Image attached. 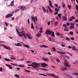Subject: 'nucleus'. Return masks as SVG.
<instances>
[{
  "label": "nucleus",
  "instance_id": "nucleus-56",
  "mask_svg": "<svg viewBox=\"0 0 78 78\" xmlns=\"http://www.w3.org/2000/svg\"><path fill=\"white\" fill-rule=\"evenodd\" d=\"M19 11V10L18 9L17 10V9H16L15 12H18V11Z\"/></svg>",
  "mask_w": 78,
  "mask_h": 78
},
{
  "label": "nucleus",
  "instance_id": "nucleus-46",
  "mask_svg": "<svg viewBox=\"0 0 78 78\" xmlns=\"http://www.w3.org/2000/svg\"><path fill=\"white\" fill-rule=\"evenodd\" d=\"M71 19H72L73 20H74V19H75V17L74 16H72L71 17Z\"/></svg>",
  "mask_w": 78,
  "mask_h": 78
},
{
  "label": "nucleus",
  "instance_id": "nucleus-19",
  "mask_svg": "<svg viewBox=\"0 0 78 78\" xmlns=\"http://www.w3.org/2000/svg\"><path fill=\"white\" fill-rule=\"evenodd\" d=\"M63 20L64 21H66L67 20V18H66V16H64L63 17Z\"/></svg>",
  "mask_w": 78,
  "mask_h": 78
},
{
  "label": "nucleus",
  "instance_id": "nucleus-53",
  "mask_svg": "<svg viewBox=\"0 0 78 78\" xmlns=\"http://www.w3.org/2000/svg\"><path fill=\"white\" fill-rule=\"evenodd\" d=\"M70 39L71 40H73L74 39V38L73 37H71Z\"/></svg>",
  "mask_w": 78,
  "mask_h": 78
},
{
  "label": "nucleus",
  "instance_id": "nucleus-62",
  "mask_svg": "<svg viewBox=\"0 0 78 78\" xmlns=\"http://www.w3.org/2000/svg\"><path fill=\"white\" fill-rule=\"evenodd\" d=\"M68 48H72V47H70V46H68Z\"/></svg>",
  "mask_w": 78,
  "mask_h": 78
},
{
  "label": "nucleus",
  "instance_id": "nucleus-4",
  "mask_svg": "<svg viewBox=\"0 0 78 78\" xmlns=\"http://www.w3.org/2000/svg\"><path fill=\"white\" fill-rule=\"evenodd\" d=\"M51 33H52V31H50V29H48V30H47L46 31V34L50 35L51 34Z\"/></svg>",
  "mask_w": 78,
  "mask_h": 78
},
{
  "label": "nucleus",
  "instance_id": "nucleus-8",
  "mask_svg": "<svg viewBox=\"0 0 78 78\" xmlns=\"http://www.w3.org/2000/svg\"><path fill=\"white\" fill-rule=\"evenodd\" d=\"M20 9L22 10V11H23L26 9V7L24 6H22L20 7Z\"/></svg>",
  "mask_w": 78,
  "mask_h": 78
},
{
  "label": "nucleus",
  "instance_id": "nucleus-3",
  "mask_svg": "<svg viewBox=\"0 0 78 78\" xmlns=\"http://www.w3.org/2000/svg\"><path fill=\"white\" fill-rule=\"evenodd\" d=\"M65 65L67 67H70V65H69V62L67 60H65Z\"/></svg>",
  "mask_w": 78,
  "mask_h": 78
},
{
  "label": "nucleus",
  "instance_id": "nucleus-17",
  "mask_svg": "<svg viewBox=\"0 0 78 78\" xmlns=\"http://www.w3.org/2000/svg\"><path fill=\"white\" fill-rule=\"evenodd\" d=\"M31 18L32 21L34 20V22H36V19H35V18H34V17L31 16Z\"/></svg>",
  "mask_w": 78,
  "mask_h": 78
},
{
  "label": "nucleus",
  "instance_id": "nucleus-13",
  "mask_svg": "<svg viewBox=\"0 0 78 78\" xmlns=\"http://www.w3.org/2000/svg\"><path fill=\"white\" fill-rule=\"evenodd\" d=\"M42 8L43 9V11H44V12H46V9H45V7H44V6H42Z\"/></svg>",
  "mask_w": 78,
  "mask_h": 78
},
{
  "label": "nucleus",
  "instance_id": "nucleus-36",
  "mask_svg": "<svg viewBox=\"0 0 78 78\" xmlns=\"http://www.w3.org/2000/svg\"><path fill=\"white\" fill-rule=\"evenodd\" d=\"M59 9H58L57 8L55 9V11H57V12H58V11H59Z\"/></svg>",
  "mask_w": 78,
  "mask_h": 78
},
{
  "label": "nucleus",
  "instance_id": "nucleus-28",
  "mask_svg": "<svg viewBox=\"0 0 78 78\" xmlns=\"http://www.w3.org/2000/svg\"><path fill=\"white\" fill-rule=\"evenodd\" d=\"M25 65H20L19 66V67H23Z\"/></svg>",
  "mask_w": 78,
  "mask_h": 78
},
{
  "label": "nucleus",
  "instance_id": "nucleus-6",
  "mask_svg": "<svg viewBox=\"0 0 78 78\" xmlns=\"http://www.w3.org/2000/svg\"><path fill=\"white\" fill-rule=\"evenodd\" d=\"M57 53H59V54H61V55H64L66 54V52L65 51H58Z\"/></svg>",
  "mask_w": 78,
  "mask_h": 78
},
{
  "label": "nucleus",
  "instance_id": "nucleus-57",
  "mask_svg": "<svg viewBox=\"0 0 78 78\" xmlns=\"http://www.w3.org/2000/svg\"><path fill=\"white\" fill-rule=\"evenodd\" d=\"M0 71L2 72V67H1L0 68Z\"/></svg>",
  "mask_w": 78,
  "mask_h": 78
},
{
  "label": "nucleus",
  "instance_id": "nucleus-2",
  "mask_svg": "<svg viewBox=\"0 0 78 78\" xmlns=\"http://www.w3.org/2000/svg\"><path fill=\"white\" fill-rule=\"evenodd\" d=\"M32 64H31L30 66H32V67H33V68L34 69H36L39 68V66H40V64L37 62H32Z\"/></svg>",
  "mask_w": 78,
  "mask_h": 78
},
{
  "label": "nucleus",
  "instance_id": "nucleus-44",
  "mask_svg": "<svg viewBox=\"0 0 78 78\" xmlns=\"http://www.w3.org/2000/svg\"><path fill=\"white\" fill-rule=\"evenodd\" d=\"M68 8L69 9H70V8H71V5H69L68 6Z\"/></svg>",
  "mask_w": 78,
  "mask_h": 78
},
{
  "label": "nucleus",
  "instance_id": "nucleus-1",
  "mask_svg": "<svg viewBox=\"0 0 78 78\" xmlns=\"http://www.w3.org/2000/svg\"><path fill=\"white\" fill-rule=\"evenodd\" d=\"M16 32L18 34V36H20V37H22V36H24V37H25V38L27 39V37H26V36L25 35V32H24V31H22V34H20V32H19V29H16Z\"/></svg>",
  "mask_w": 78,
  "mask_h": 78
},
{
  "label": "nucleus",
  "instance_id": "nucleus-23",
  "mask_svg": "<svg viewBox=\"0 0 78 78\" xmlns=\"http://www.w3.org/2000/svg\"><path fill=\"white\" fill-rule=\"evenodd\" d=\"M41 33H38L37 34V37H40V36H41Z\"/></svg>",
  "mask_w": 78,
  "mask_h": 78
},
{
  "label": "nucleus",
  "instance_id": "nucleus-16",
  "mask_svg": "<svg viewBox=\"0 0 78 78\" xmlns=\"http://www.w3.org/2000/svg\"><path fill=\"white\" fill-rule=\"evenodd\" d=\"M51 36H52V37H55V32H52V34H51Z\"/></svg>",
  "mask_w": 78,
  "mask_h": 78
},
{
  "label": "nucleus",
  "instance_id": "nucleus-20",
  "mask_svg": "<svg viewBox=\"0 0 78 78\" xmlns=\"http://www.w3.org/2000/svg\"><path fill=\"white\" fill-rule=\"evenodd\" d=\"M24 46L28 48H30V46L28 44H24Z\"/></svg>",
  "mask_w": 78,
  "mask_h": 78
},
{
  "label": "nucleus",
  "instance_id": "nucleus-43",
  "mask_svg": "<svg viewBox=\"0 0 78 78\" xmlns=\"http://www.w3.org/2000/svg\"><path fill=\"white\" fill-rule=\"evenodd\" d=\"M58 4H55V6H56V8H58Z\"/></svg>",
  "mask_w": 78,
  "mask_h": 78
},
{
  "label": "nucleus",
  "instance_id": "nucleus-48",
  "mask_svg": "<svg viewBox=\"0 0 78 78\" xmlns=\"http://www.w3.org/2000/svg\"><path fill=\"white\" fill-rule=\"evenodd\" d=\"M10 65H11L8 64H5V66H7V67H9V66H10Z\"/></svg>",
  "mask_w": 78,
  "mask_h": 78
},
{
  "label": "nucleus",
  "instance_id": "nucleus-58",
  "mask_svg": "<svg viewBox=\"0 0 78 78\" xmlns=\"http://www.w3.org/2000/svg\"><path fill=\"white\" fill-rule=\"evenodd\" d=\"M69 20V21H70V22L72 21V18H70Z\"/></svg>",
  "mask_w": 78,
  "mask_h": 78
},
{
  "label": "nucleus",
  "instance_id": "nucleus-14",
  "mask_svg": "<svg viewBox=\"0 0 78 78\" xmlns=\"http://www.w3.org/2000/svg\"><path fill=\"white\" fill-rule=\"evenodd\" d=\"M41 47H44V48H48V46H47L45 45H41L40 46Z\"/></svg>",
  "mask_w": 78,
  "mask_h": 78
},
{
  "label": "nucleus",
  "instance_id": "nucleus-61",
  "mask_svg": "<svg viewBox=\"0 0 78 78\" xmlns=\"http://www.w3.org/2000/svg\"><path fill=\"white\" fill-rule=\"evenodd\" d=\"M67 76H68V77H69V78H71L72 77L71 76H69V75H67Z\"/></svg>",
  "mask_w": 78,
  "mask_h": 78
},
{
  "label": "nucleus",
  "instance_id": "nucleus-30",
  "mask_svg": "<svg viewBox=\"0 0 78 78\" xmlns=\"http://www.w3.org/2000/svg\"><path fill=\"white\" fill-rule=\"evenodd\" d=\"M58 24V22L57 21H56L55 23V26H57Z\"/></svg>",
  "mask_w": 78,
  "mask_h": 78
},
{
  "label": "nucleus",
  "instance_id": "nucleus-60",
  "mask_svg": "<svg viewBox=\"0 0 78 78\" xmlns=\"http://www.w3.org/2000/svg\"><path fill=\"white\" fill-rule=\"evenodd\" d=\"M71 25H72V26H73L74 25H75V24H74V23H71Z\"/></svg>",
  "mask_w": 78,
  "mask_h": 78
},
{
  "label": "nucleus",
  "instance_id": "nucleus-45",
  "mask_svg": "<svg viewBox=\"0 0 78 78\" xmlns=\"http://www.w3.org/2000/svg\"><path fill=\"white\" fill-rule=\"evenodd\" d=\"M15 76H17V77H18V78H20V77L17 74H16L15 75Z\"/></svg>",
  "mask_w": 78,
  "mask_h": 78
},
{
  "label": "nucleus",
  "instance_id": "nucleus-9",
  "mask_svg": "<svg viewBox=\"0 0 78 78\" xmlns=\"http://www.w3.org/2000/svg\"><path fill=\"white\" fill-rule=\"evenodd\" d=\"M2 46L6 49H8V50H10V49H11V48H10V47H6V46L5 45H3Z\"/></svg>",
  "mask_w": 78,
  "mask_h": 78
},
{
  "label": "nucleus",
  "instance_id": "nucleus-59",
  "mask_svg": "<svg viewBox=\"0 0 78 78\" xmlns=\"http://www.w3.org/2000/svg\"><path fill=\"white\" fill-rule=\"evenodd\" d=\"M66 24L67 26H69V25H70V24L69 23H67Z\"/></svg>",
  "mask_w": 78,
  "mask_h": 78
},
{
  "label": "nucleus",
  "instance_id": "nucleus-39",
  "mask_svg": "<svg viewBox=\"0 0 78 78\" xmlns=\"http://www.w3.org/2000/svg\"><path fill=\"white\" fill-rule=\"evenodd\" d=\"M63 27H65V28H67V25L64 24L63 25Z\"/></svg>",
  "mask_w": 78,
  "mask_h": 78
},
{
  "label": "nucleus",
  "instance_id": "nucleus-5",
  "mask_svg": "<svg viewBox=\"0 0 78 78\" xmlns=\"http://www.w3.org/2000/svg\"><path fill=\"white\" fill-rule=\"evenodd\" d=\"M41 66L42 67H46L48 65L45 63H43L41 64Z\"/></svg>",
  "mask_w": 78,
  "mask_h": 78
},
{
  "label": "nucleus",
  "instance_id": "nucleus-27",
  "mask_svg": "<svg viewBox=\"0 0 78 78\" xmlns=\"http://www.w3.org/2000/svg\"><path fill=\"white\" fill-rule=\"evenodd\" d=\"M31 28L33 30H34V26H33V23H32L31 24Z\"/></svg>",
  "mask_w": 78,
  "mask_h": 78
},
{
  "label": "nucleus",
  "instance_id": "nucleus-15",
  "mask_svg": "<svg viewBox=\"0 0 78 78\" xmlns=\"http://www.w3.org/2000/svg\"><path fill=\"white\" fill-rule=\"evenodd\" d=\"M42 59L44 61H48V58H42Z\"/></svg>",
  "mask_w": 78,
  "mask_h": 78
},
{
  "label": "nucleus",
  "instance_id": "nucleus-34",
  "mask_svg": "<svg viewBox=\"0 0 78 78\" xmlns=\"http://www.w3.org/2000/svg\"><path fill=\"white\" fill-rule=\"evenodd\" d=\"M52 49L53 50V51H56V48H55V47H53L52 48Z\"/></svg>",
  "mask_w": 78,
  "mask_h": 78
},
{
  "label": "nucleus",
  "instance_id": "nucleus-35",
  "mask_svg": "<svg viewBox=\"0 0 78 78\" xmlns=\"http://www.w3.org/2000/svg\"><path fill=\"white\" fill-rule=\"evenodd\" d=\"M49 5L51 8H54V6H53V5H52V4H49Z\"/></svg>",
  "mask_w": 78,
  "mask_h": 78
},
{
  "label": "nucleus",
  "instance_id": "nucleus-33",
  "mask_svg": "<svg viewBox=\"0 0 78 78\" xmlns=\"http://www.w3.org/2000/svg\"><path fill=\"white\" fill-rule=\"evenodd\" d=\"M76 9L77 10V11L78 12V5L77 4H76Z\"/></svg>",
  "mask_w": 78,
  "mask_h": 78
},
{
  "label": "nucleus",
  "instance_id": "nucleus-37",
  "mask_svg": "<svg viewBox=\"0 0 78 78\" xmlns=\"http://www.w3.org/2000/svg\"><path fill=\"white\" fill-rule=\"evenodd\" d=\"M61 14H59L58 15V16L59 18H61Z\"/></svg>",
  "mask_w": 78,
  "mask_h": 78
},
{
  "label": "nucleus",
  "instance_id": "nucleus-42",
  "mask_svg": "<svg viewBox=\"0 0 78 78\" xmlns=\"http://www.w3.org/2000/svg\"><path fill=\"white\" fill-rule=\"evenodd\" d=\"M24 70H25V72H30V71L28 70L24 69Z\"/></svg>",
  "mask_w": 78,
  "mask_h": 78
},
{
  "label": "nucleus",
  "instance_id": "nucleus-18",
  "mask_svg": "<svg viewBox=\"0 0 78 78\" xmlns=\"http://www.w3.org/2000/svg\"><path fill=\"white\" fill-rule=\"evenodd\" d=\"M40 32L41 33H43V29H42V27H41L40 29Z\"/></svg>",
  "mask_w": 78,
  "mask_h": 78
},
{
  "label": "nucleus",
  "instance_id": "nucleus-38",
  "mask_svg": "<svg viewBox=\"0 0 78 78\" xmlns=\"http://www.w3.org/2000/svg\"><path fill=\"white\" fill-rule=\"evenodd\" d=\"M69 34H71V35H73V32L72 31H71L69 32Z\"/></svg>",
  "mask_w": 78,
  "mask_h": 78
},
{
  "label": "nucleus",
  "instance_id": "nucleus-26",
  "mask_svg": "<svg viewBox=\"0 0 78 78\" xmlns=\"http://www.w3.org/2000/svg\"><path fill=\"white\" fill-rule=\"evenodd\" d=\"M4 60L5 61H9V62L11 61V59H8V58H5Z\"/></svg>",
  "mask_w": 78,
  "mask_h": 78
},
{
  "label": "nucleus",
  "instance_id": "nucleus-7",
  "mask_svg": "<svg viewBox=\"0 0 78 78\" xmlns=\"http://www.w3.org/2000/svg\"><path fill=\"white\" fill-rule=\"evenodd\" d=\"M12 13H9L6 16V18H9V17H11L12 16Z\"/></svg>",
  "mask_w": 78,
  "mask_h": 78
},
{
  "label": "nucleus",
  "instance_id": "nucleus-40",
  "mask_svg": "<svg viewBox=\"0 0 78 78\" xmlns=\"http://www.w3.org/2000/svg\"><path fill=\"white\" fill-rule=\"evenodd\" d=\"M70 29H72V28H74V26H71L70 27Z\"/></svg>",
  "mask_w": 78,
  "mask_h": 78
},
{
  "label": "nucleus",
  "instance_id": "nucleus-31",
  "mask_svg": "<svg viewBox=\"0 0 78 78\" xmlns=\"http://www.w3.org/2000/svg\"><path fill=\"white\" fill-rule=\"evenodd\" d=\"M66 41H70V38H69L66 37Z\"/></svg>",
  "mask_w": 78,
  "mask_h": 78
},
{
  "label": "nucleus",
  "instance_id": "nucleus-49",
  "mask_svg": "<svg viewBox=\"0 0 78 78\" xmlns=\"http://www.w3.org/2000/svg\"><path fill=\"white\" fill-rule=\"evenodd\" d=\"M61 46H62V47H66V45L64 44H62Z\"/></svg>",
  "mask_w": 78,
  "mask_h": 78
},
{
  "label": "nucleus",
  "instance_id": "nucleus-25",
  "mask_svg": "<svg viewBox=\"0 0 78 78\" xmlns=\"http://www.w3.org/2000/svg\"><path fill=\"white\" fill-rule=\"evenodd\" d=\"M14 1H13L10 4V6H13L14 5Z\"/></svg>",
  "mask_w": 78,
  "mask_h": 78
},
{
  "label": "nucleus",
  "instance_id": "nucleus-12",
  "mask_svg": "<svg viewBox=\"0 0 78 78\" xmlns=\"http://www.w3.org/2000/svg\"><path fill=\"white\" fill-rule=\"evenodd\" d=\"M26 36H27V37H28V39H32V38H31V37H30V35L28 34H26Z\"/></svg>",
  "mask_w": 78,
  "mask_h": 78
},
{
  "label": "nucleus",
  "instance_id": "nucleus-47",
  "mask_svg": "<svg viewBox=\"0 0 78 78\" xmlns=\"http://www.w3.org/2000/svg\"><path fill=\"white\" fill-rule=\"evenodd\" d=\"M12 66L10 65V66H9V69H12Z\"/></svg>",
  "mask_w": 78,
  "mask_h": 78
},
{
  "label": "nucleus",
  "instance_id": "nucleus-52",
  "mask_svg": "<svg viewBox=\"0 0 78 78\" xmlns=\"http://www.w3.org/2000/svg\"><path fill=\"white\" fill-rule=\"evenodd\" d=\"M62 8H64V7H66V5L65 4L63 5L62 6Z\"/></svg>",
  "mask_w": 78,
  "mask_h": 78
},
{
  "label": "nucleus",
  "instance_id": "nucleus-11",
  "mask_svg": "<svg viewBox=\"0 0 78 78\" xmlns=\"http://www.w3.org/2000/svg\"><path fill=\"white\" fill-rule=\"evenodd\" d=\"M51 76H53V77H55V78H58V76H56L55 74H50Z\"/></svg>",
  "mask_w": 78,
  "mask_h": 78
},
{
  "label": "nucleus",
  "instance_id": "nucleus-10",
  "mask_svg": "<svg viewBox=\"0 0 78 78\" xmlns=\"http://www.w3.org/2000/svg\"><path fill=\"white\" fill-rule=\"evenodd\" d=\"M48 8L49 11V12L51 13L52 12V11L51 10V8H50V7L49 6H48Z\"/></svg>",
  "mask_w": 78,
  "mask_h": 78
},
{
  "label": "nucleus",
  "instance_id": "nucleus-51",
  "mask_svg": "<svg viewBox=\"0 0 78 78\" xmlns=\"http://www.w3.org/2000/svg\"><path fill=\"white\" fill-rule=\"evenodd\" d=\"M75 47L73 46L72 48V50H75Z\"/></svg>",
  "mask_w": 78,
  "mask_h": 78
},
{
  "label": "nucleus",
  "instance_id": "nucleus-41",
  "mask_svg": "<svg viewBox=\"0 0 78 78\" xmlns=\"http://www.w3.org/2000/svg\"><path fill=\"white\" fill-rule=\"evenodd\" d=\"M57 62H58V63L61 62H60V60H59V59H57Z\"/></svg>",
  "mask_w": 78,
  "mask_h": 78
},
{
  "label": "nucleus",
  "instance_id": "nucleus-21",
  "mask_svg": "<svg viewBox=\"0 0 78 78\" xmlns=\"http://www.w3.org/2000/svg\"><path fill=\"white\" fill-rule=\"evenodd\" d=\"M15 45H16V46H21H21H22V45H21V44H20V43H18L17 44H15Z\"/></svg>",
  "mask_w": 78,
  "mask_h": 78
},
{
  "label": "nucleus",
  "instance_id": "nucleus-24",
  "mask_svg": "<svg viewBox=\"0 0 78 78\" xmlns=\"http://www.w3.org/2000/svg\"><path fill=\"white\" fill-rule=\"evenodd\" d=\"M56 35L57 36H62V34H60L59 33H56Z\"/></svg>",
  "mask_w": 78,
  "mask_h": 78
},
{
  "label": "nucleus",
  "instance_id": "nucleus-22",
  "mask_svg": "<svg viewBox=\"0 0 78 78\" xmlns=\"http://www.w3.org/2000/svg\"><path fill=\"white\" fill-rule=\"evenodd\" d=\"M67 69V68L66 67H64L62 71H64L65 70H66Z\"/></svg>",
  "mask_w": 78,
  "mask_h": 78
},
{
  "label": "nucleus",
  "instance_id": "nucleus-63",
  "mask_svg": "<svg viewBox=\"0 0 78 78\" xmlns=\"http://www.w3.org/2000/svg\"><path fill=\"white\" fill-rule=\"evenodd\" d=\"M67 28H65L64 29V31H67Z\"/></svg>",
  "mask_w": 78,
  "mask_h": 78
},
{
  "label": "nucleus",
  "instance_id": "nucleus-32",
  "mask_svg": "<svg viewBox=\"0 0 78 78\" xmlns=\"http://www.w3.org/2000/svg\"><path fill=\"white\" fill-rule=\"evenodd\" d=\"M11 65H13V66H17V64H14V63H11Z\"/></svg>",
  "mask_w": 78,
  "mask_h": 78
},
{
  "label": "nucleus",
  "instance_id": "nucleus-29",
  "mask_svg": "<svg viewBox=\"0 0 78 78\" xmlns=\"http://www.w3.org/2000/svg\"><path fill=\"white\" fill-rule=\"evenodd\" d=\"M41 69L42 70H44V71H47V70H48L47 69L44 68H41Z\"/></svg>",
  "mask_w": 78,
  "mask_h": 78
},
{
  "label": "nucleus",
  "instance_id": "nucleus-55",
  "mask_svg": "<svg viewBox=\"0 0 78 78\" xmlns=\"http://www.w3.org/2000/svg\"><path fill=\"white\" fill-rule=\"evenodd\" d=\"M48 39L49 41H52L51 40V38H49Z\"/></svg>",
  "mask_w": 78,
  "mask_h": 78
},
{
  "label": "nucleus",
  "instance_id": "nucleus-50",
  "mask_svg": "<svg viewBox=\"0 0 78 78\" xmlns=\"http://www.w3.org/2000/svg\"><path fill=\"white\" fill-rule=\"evenodd\" d=\"M75 75H77L78 76V73H74Z\"/></svg>",
  "mask_w": 78,
  "mask_h": 78
},
{
  "label": "nucleus",
  "instance_id": "nucleus-64",
  "mask_svg": "<svg viewBox=\"0 0 78 78\" xmlns=\"http://www.w3.org/2000/svg\"><path fill=\"white\" fill-rule=\"evenodd\" d=\"M75 22H76V23L78 22V20H75Z\"/></svg>",
  "mask_w": 78,
  "mask_h": 78
},
{
  "label": "nucleus",
  "instance_id": "nucleus-54",
  "mask_svg": "<svg viewBox=\"0 0 78 78\" xmlns=\"http://www.w3.org/2000/svg\"><path fill=\"white\" fill-rule=\"evenodd\" d=\"M51 67L52 68H56V67H55V66H53V65H52Z\"/></svg>",
  "mask_w": 78,
  "mask_h": 78
}]
</instances>
